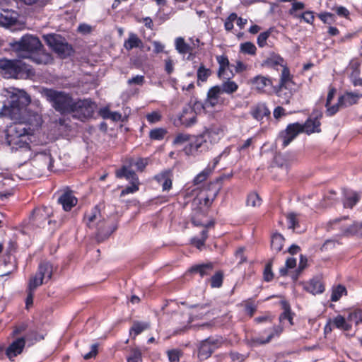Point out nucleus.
<instances>
[{"mask_svg":"<svg viewBox=\"0 0 362 362\" xmlns=\"http://www.w3.org/2000/svg\"><path fill=\"white\" fill-rule=\"evenodd\" d=\"M208 238V230L204 229L201 233V238H194L192 239V243L198 249H201L204 246L205 241Z\"/></svg>","mask_w":362,"mask_h":362,"instance_id":"nucleus-46","label":"nucleus"},{"mask_svg":"<svg viewBox=\"0 0 362 362\" xmlns=\"http://www.w3.org/2000/svg\"><path fill=\"white\" fill-rule=\"evenodd\" d=\"M251 114L257 120H261L270 115V110L264 103H259L252 109Z\"/></svg>","mask_w":362,"mask_h":362,"instance_id":"nucleus-24","label":"nucleus"},{"mask_svg":"<svg viewBox=\"0 0 362 362\" xmlns=\"http://www.w3.org/2000/svg\"><path fill=\"white\" fill-rule=\"evenodd\" d=\"M116 176L119 178L121 177H126L127 180H130L131 182H139L138 177L136 175V173L128 169L126 167H123L120 170H117L116 172Z\"/></svg>","mask_w":362,"mask_h":362,"instance_id":"nucleus-35","label":"nucleus"},{"mask_svg":"<svg viewBox=\"0 0 362 362\" xmlns=\"http://www.w3.org/2000/svg\"><path fill=\"white\" fill-rule=\"evenodd\" d=\"M33 62H35L37 64H49L52 61V58L51 55L48 53H38L33 56L30 54V57Z\"/></svg>","mask_w":362,"mask_h":362,"instance_id":"nucleus-36","label":"nucleus"},{"mask_svg":"<svg viewBox=\"0 0 362 362\" xmlns=\"http://www.w3.org/2000/svg\"><path fill=\"white\" fill-rule=\"evenodd\" d=\"M282 308L284 312L279 316V321L282 322L284 320H287L290 325H293V313L291 312V306L287 301H281Z\"/></svg>","mask_w":362,"mask_h":362,"instance_id":"nucleus-30","label":"nucleus"},{"mask_svg":"<svg viewBox=\"0 0 362 362\" xmlns=\"http://www.w3.org/2000/svg\"><path fill=\"white\" fill-rule=\"evenodd\" d=\"M208 148L207 143L202 136L196 138L194 141L185 146L184 151L187 155H195L197 152L206 151Z\"/></svg>","mask_w":362,"mask_h":362,"instance_id":"nucleus-13","label":"nucleus"},{"mask_svg":"<svg viewBox=\"0 0 362 362\" xmlns=\"http://www.w3.org/2000/svg\"><path fill=\"white\" fill-rule=\"evenodd\" d=\"M101 217L100 210L98 206H95L90 212L85 214V219L86 220V224L89 228L93 226V223L98 221Z\"/></svg>","mask_w":362,"mask_h":362,"instance_id":"nucleus-29","label":"nucleus"},{"mask_svg":"<svg viewBox=\"0 0 362 362\" xmlns=\"http://www.w3.org/2000/svg\"><path fill=\"white\" fill-rule=\"evenodd\" d=\"M52 107L62 115L72 113L75 101L69 93L54 89L46 88L42 92Z\"/></svg>","mask_w":362,"mask_h":362,"instance_id":"nucleus-4","label":"nucleus"},{"mask_svg":"<svg viewBox=\"0 0 362 362\" xmlns=\"http://www.w3.org/2000/svg\"><path fill=\"white\" fill-rule=\"evenodd\" d=\"M229 356L233 361L243 362L247 358V354H241L238 352L230 351Z\"/></svg>","mask_w":362,"mask_h":362,"instance_id":"nucleus-60","label":"nucleus"},{"mask_svg":"<svg viewBox=\"0 0 362 362\" xmlns=\"http://www.w3.org/2000/svg\"><path fill=\"white\" fill-rule=\"evenodd\" d=\"M49 216V213L47 207L35 209L33 211L31 220L34 225L38 227H44L46 223H50Z\"/></svg>","mask_w":362,"mask_h":362,"instance_id":"nucleus-10","label":"nucleus"},{"mask_svg":"<svg viewBox=\"0 0 362 362\" xmlns=\"http://www.w3.org/2000/svg\"><path fill=\"white\" fill-rule=\"evenodd\" d=\"M246 204L249 206H257L261 204V199L257 193H251L247 196Z\"/></svg>","mask_w":362,"mask_h":362,"instance_id":"nucleus-51","label":"nucleus"},{"mask_svg":"<svg viewBox=\"0 0 362 362\" xmlns=\"http://www.w3.org/2000/svg\"><path fill=\"white\" fill-rule=\"evenodd\" d=\"M361 95L358 93H346L338 99V105H341L343 107H346L356 104Z\"/></svg>","mask_w":362,"mask_h":362,"instance_id":"nucleus-22","label":"nucleus"},{"mask_svg":"<svg viewBox=\"0 0 362 362\" xmlns=\"http://www.w3.org/2000/svg\"><path fill=\"white\" fill-rule=\"evenodd\" d=\"M271 32L269 30L261 33L257 37V45L260 47H264L267 44V40L269 37Z\"/></svg>","mask_w":362,"mask_h":362,"instance_id":"nucleus-57","label":"nucleus"},{"mask_svg":"<svg viewBox=\"0 0 362 362\" xmlns=\"http://www.w3.org/2000/svg\"><path fill=\"white\" fill-rule=\"evenodd\" d=\"M175 49L182 54L191 53L192 52V47L185 42V40L182 37H178L175 39Z\"/></svg>","mask_w":362,"mask_h":362,"instance_id":"nucleus-32","label":"nucleus"},{"mask_svg":"<svg viewBox=\"0 0 362 362\" xmlns=\"http://www.w3.org/2000/svg\"><path fill=\"white\" fill-rule=\"evenodd\" d=\"M95 107L90 100H78L75 101L72 113L78 115L81 119H86L93 116Z\"/></svg>","mask_w":362,"mask_h":362,"instance_id":"nucleus-8","label":"nucleus"},{"mask_svg":"<svg viewBox=\"0 0 362 362\" xmlns=\"http://www.w3.org/2000/svg\"><path fill=\"white\" fill-rule=\"evenodd\" d=\"M214 351V350L212 347H211L210 344L206 340H204L201 342L199 346L198 357L201 360L206 359L211 355Z\"/></svg>","mask_w":362,"mask_h":362,"instance_id":"nucleus-31","label":"nucleus"},{"mask_svg":"<svg viewBox=\"0 0 362 362\" xmlns=\"http://www.w3.org/2000/svg\"><path fill=\"white\" fill-rule=\"evenodd\" d=\"M322 117V113L321 111L314 110L311 116L305 122L304 125H301L299 123L288 124L286 130L281 132L279 135V139L282 140L283 147H286L299 133L303 131L308 134L320 132V119Z\"/></svg>","mask_w":362,"mask_h":362,"instance_id":"nucleus-2","label":"nucleus"},{"mask_svg":"<svg viewBox=\"0 0 362 362\" xmlns=\"http://www.w3.org/2000/svg\"><path fill=\"white\" fill-rule=\"evenodd\" d=\"M25 345V340L23 337L14 340L5 350V354L12 360L17 355L20 354Z\"/></svg>","mask_w":362,"mask_h":362,"instance_id":"nucleus-14","label":"nucleus"},{"mask_svg":"<svg viewBox=\"0 0 362 362\" xmlns=\"http://www.w3.org/2000/svg\"><path fill=\"white\" fill-rule=\"evenodd\" d=\"M347 295V291L344 286L339 284L336 286H333L332 288V295L330 300L332 302L338 301L342 296Z\"/></svg>","mask_w":362,"mask_h":362,"instance_id":"nucleus-34","label":"nucleus"},{"mask_svg":"<svg viewBox=\"0 0 362 362\" xmlns=\"http://www.w3.org/2000/svg\"><path fill=\"white\" fill-rule=\"evenodd\" d=\"M318 17L325 23L331 24L334 21V14L330 13H320Z\"/></svg>","mask_w":362,"mask_h":362,"instance_id":"nucleus-63","label":"nucleus"},{"mask_svg":"<svg viewBox=\"0 0 362 362\" xmlns=\"http://www.w3.org/2000/svg\"><path fill=\"white\" fill-rule=\"evenodd\" d=\"M362 228L361 223H354L351 226L348 227L344 231V234L346 235H355Z\"/></svg>","mask_w":362,"mask_h":362,"instance_id":"nucleus-52","label":"nucleus"},{"mask_svg":"<svg viewBox=\"0 0 362 362\" xmlns=\"http://www.w3.org/2000/svg\"><path fill=\"white\" fill-rule=\"evenodd\" d=\"M190 136L187 134L180 133L178 134L173 141V144L181 145L189 140Z\"/></svg>","mask_w":362,"mask_h":362,"instance_id":"nucleus-58","label":"nucleus"},{"mask_svg":"<svg viewBox=\"0 0 362 362\" xmlns=\"http://www.w3.org/2000/svg\"><path fill=\"white\" fill-rule=\"evenodd\" d=\"M252 83L258 90H264L267 87L272 86V81L269 77L258 75L252 79Z\"/></svg>","mask_w":362,"mask_h":362,"instance_id":"nucleus-26","label":"nucleus"},{"mask_svg":"<svg viewBox=\"0 0 362 362\" xmlns=\"http://www.w3.org/2000/svg\"><path fill=\"white\" fill-rule=\"evenodd\" d=\"M142 361L141 351L136 347L130 349V354L127 358V362H141Z\"/></svg>","mask_w":362,"mask_h":362,"instance_id":"nucleus-43","label":"nucleus"},{"mask_svg":"<svg viewBox=\"0 0 362 362\" xmlns=\"http://www.w3.org/2000/svg\"><path fill=\"white\" fill-rule=\"evenodd\" d=\"M18 15L16 12L11 10H3L0 13V25L5 28H9L14 25L18 22Z\"/></svg>","mask_w":362,"mask_h":362,"instance_id":"nucleus-15","label":"nucleus"},{"mask_svg":"<svg viewBox=\"0 0 362 362\" xmlns=\"http://www.w3.org/2000/svg\"><path fill=\"white\" fill-rule=\"evenodd\" d=\"M167 134V131L163 128H156L151 130L149 133V137L152 140H162L165 134Z\"/></svg>","mask_w":362,"mask_h":362,"instance_id":"nucleus-47","label":"nucleus"},{"mask_svg":"<svg viewBox=\"0 0 362 362\" xmlns=\"http://www.w3.org/2000/svg\"><path fill=\"white\" fill-rule=\"evenodd\" d=\"M170 362H179L182 353L178 349H172L167 351Z\"/></svg>","mask_w":362,"mask_h":362,"instance_id":"nucleus-53","label":"nucleus"},{"mask_svg":"<svg viewBox=\"0 0 362 362\" xmlns=\"http://www.w3.org/2000/svg\"><path fill=\"white\" fill-rule=\"evenodd\" d=\"M211 173V169L210 168V166H208L194 177L193 181L194 185H198L204 182L205 180H206Z\"/></svg>","mask_w":362,"mask_h":362,"instance_id":"nucleus-50","label":"nucleus"},{"mask_svg":"<svg viewBox=\"0 0 362 362\" xmlns=\"http://www.w3.org/2000/svg\"><path fill=\"white\" fill-rule=\"evenodd\" d=\"M333 325L341 330L349 331L351 329V325L346 322V319L341 315H337L332 320Z\"/></svg>","mask_w":362,"mask_h":362,"instance_id":"nucleus-37","label":"nucleus"},{"mask_svg":"<svg viewBox=\"0 0 362 362\" xmlns=\"http://www.w3.org/2000/svg\"><path fill=\"white\" fill-rule=\"evenodd\" d=\"M139 190V182H132L131 186L127 187L122 190L121 196L123 197L127 194L134 193Z\"/></svg>","mask_w":362,"mask_h":362,"instance_id":"nucleus-59","label":"nucleus"},{"mask_svg":"<svg viewBox=\"0 0 362 362\" xmlns=\"http://www.w3.org/2000/svg\"><path fill=\"white\" fill-rule=\"evenodd\" d=\"M173 176V170L168 169L156 175L155 180L162 186L163 191H169L172 187Z\"/></svg>","mask_w":362,"mask_h":362,"instance_id":"nucleus-16","label":"nucleus"},{"mask_svg":"<svg viewBox=\"0 0 362 362\" xmlns=\"http://www.w3.org/2000/svg\"><path fill=\"white\" fill-rule=\"evenodd\" d=\"M37 274L43 279H51L52 276V265L48 262H41L38 266Z\"/></svg>","mask_w":362,"mask_h":362,"instance_id":"nucleus-28","label":"nucleus"},{"mask_svg":"<svg viewBox=\"0 0 362 362\" xmlns=\"http://www.w3.org/2000/svg\"><path fill=\"white\" fill-rule=\"evenodd\" d=\"M197 122L196 112L191 105H187L182 109V113L177 119L175 120V126H184L189 127Z\"/></svg>","mask_w":362,"mask_h":362,"instance_id":"nucleus-9","label":"nucleus"},{"mask_svg":"<svg viewBox=\"0 0 362 362\" xmlns=\"http://www.w3.org/2000/svg\"><path fill=\"white\" fill-rule=\"evenodd\" d=\"M222 94L223 92L219 86L217 85L210 88L207 92L206 105L213 107L218 104H221L223 102L221 98Z\"/></svg>","mask_w":362,"mask_h":362,"instance_id":"nucleus-12","label":"nucleus"},{"mask_svg":"<svg viewBox=\"0 0 362 362\" xmlns=\"http://www.w3.org/2000/svg\"><path fill=\"white\" fill-rule=\"evenodd\" d=\"M219 88H221L223 93L232 94L235 93L238 88V84L229 79H227L226 81H224L221 85H218Z\"/></svg>","mask_w":362,"mask_h":362,"instance_id":"nucleus-38","label":"nucleus"},{"mask_svg":"<svg viewBox=\"0 0 362 362\" xmlns=\"http://www.w3.org/2000/svg\"><path fill=\"white\" fill-rule=\"evenodd\" d=\"M217 62L219 64L218 71V76L220 78L229 79L233 74L230 75L227 74V70L229 69V60L226 55L216 56Z\"/></svg>","mask_w":362,"mask_h":362,"instance_id":"nucleus-17","label":"nucleus"},{"mask_svg":"<svg viewBox=\"0 0 362 362\" xmlns=\"http://www.w3.org/2000/svg\"><path fill=\"white\" fill-rule=\"evenodd\" d=\"M143 47L142 40L138 37L136 33H129L128 38L124 42V47L130 51L134 48H141Z\"/></svg>","mask_w":362,"mask_h":362,"instance_id":"nucleus-21","label":"nucleus"},{"mask_svg":"<svg viewBox=\"0 0 362 362\" xmlns=\"http://www.w3.org/2000/svg\"><path fill=\"white\" fill-rule=\"evenodd\" d=\"M58 202L62 205L65 211H69L76 204L77 199L71 192H66L59 197Z\"/></svg>","mask_w":362,"mask_h":362,"instance_id":"nucleus-20","label":"nucleus"},{"mask_svg":"<svg viewBox=\"0 0 362 362\" xmlns=\"http://www.w3.org/2000/svg\"><path fill=\"white\" fill-rule=\"evenodd\" d=\"M272 259H271L266 264L264 270V279L267 282L272 281L274 277V274L272 271Z\"/></svg>","mask_w":362,"mask_h":362,"instance_id":"nucleus-54","label":"nucleus"},{"mask_svg":"<svg viewBox=\"0 0 362 362\" xmlns=\"http://www.w3.org/2000/svg\"><path fill=\"white\" fill-rule=\"evenodd\" d=\"M347 320L349 323H354L356 325L362 323V310L357 309L349 313Z\"/></svg>","mask_w":362,"mask_h":362,"instance_id":"nucleus-42","label":"nucleus"},{"mask_svg":"<svg viewBox=\"0 0 362 362\" xmlns=\"http://www.w3.org/2000/svg\"><path fill=\"white\" fill-rule=\"evenodd\" d=\"M205 340L210 344L211 347H212L214 350L219 347L223 343V340L221 337H209Z\"/></svg>","mask_w":362,"mask_h":362,"instance_id":"nucleus-55","label":"nucleus"},{"mask_svg":"<svg viewBox=\"0 0 362 362\" xmlns=\"http://www.w3.org/2000/svg\"><path fill=\"white\" fill-rule=\"evenodd\" d=\"M30 98L22 90H15L4 104L0 115L15 121L6 129V142L12 148H30L28 130L24 125L26 108L30 103Z\"/></svg>","mask_w":362,"mask_h":362,"instance_id":"nucleus-1","label":"nucleus"},{"mask_svg":"<svg viewBox=\"0 0 362 362\" xmlns=\"http://www.w3.org/2000/svg\"><path fill=\"white\" fill-rule=\"evenodd\" d=\"M161 118V115L158 112H152L146 115L147 120L153 124L158 122Z\"/></svg>","mask_w":362,"mask_h":362,"instance_id":"nucleus-64","label":"nucleus"},{"mask_svg":"<svg viewBox=\"0 0 362 362\" xmlns=\"http://www.w3.org/2000/svg\"><path fill=\"white\" fill-rule=\"evenodd\" d=\"M255 45L250 42H246L240 45V51L244 54L254 55L256 53Z\"/></svg>","mask_w":362,"mask_h":362,"instance_id":"nucleus-49","label":"nucleus"},{"mask_svg":"<svg viewBox=\"0 0 362 362\" xmlns=\"http://www.w3.org/2000/svg\"><path fill=\"white\" fill-rule=\"evenodd\" d=\"M0 74L5 78H28L34 75L31 66L19 59H0Z\"/></svg>","mask_w":362,"mask_h":362,"instance_id":"nucleus-3","label":"nucleus"},{"mask_svg":"<svg viewBox=\"0 0 362 362\" xmlns=\"http://www.w3.org/2000/svg\"><path fill=\"white\" fill-rule=\"evenodd\" d=\"M223 279V273L218 271L210 279L211 286L212 288H220L222 286Z\"/></svg>","mask_w":362,"mask_h":362,"instance_id":"nucleus-45","label":"nucleus"},{"mask_svg":"<svg viewBox=\"0 0 362 362\" xmlns=\"http://www.w3.org/2000/svg\"><path fill=\"white\" fill-rule=\"evenodd\" d=\"M42 284L43 279L36 273L34 276L30 278L28 290L34 291L39 286L42 285Z\"/></svg>","mask_w":362,"mask_h":362,"instance_id":"nucleus-48","label":"nucleus"},{"mask_svg":"<svg viewBox=\"0 0 362 362\" xmlns=\"http://www.w3.org/2000/svg\"><path fill=\"white\" fill-rule=\"evenodd\" d=\"M298 18H302L305 22L312 24L314 21V15L312 11H306L300 16H296Z\"/></svg>","mask_w":362,"mask_h":362,"instance_id":"nucleus-62","label":"nucleus"},{"mask_svg":"<svg viewBox=\"0 0 362 362\" xmlns=\"http://www.w3.org/2000/svg\"><path fill=\"white\" fill-rule=\"evenodd\" d=\"M9 45L23 58L30 57V54L37 52L42 47L40 40L32 35H23L19 40L10 42Z\"/></svg>","mask_w":362,"mask_h":362,"instance_id":"nucleus-5","label":"nucleus"},{"mask_svg":"<svg viewBox=\"0 0 362 362\" xmlns=\"http://www.w3.org/2000/svg\"><path fill=\"white\" fill-rule=\"evenodd\" d=\"M237 18V14L235 13H230L226 18L224 27L227 31H230L233 28V22Z\"/></svg>","mask_w":362,"mask_h":362,"instance_id":"nucleus-56","label":"nucleus"},{"mask_svg":"<svg viewBox=\"0 0 362 362\" xmlns=\"http://www.w3.org/2000/svg\"><path fill=\"white\" fill-rule=\"evenodd\" d=\"M262 65L274 69H276L277 66H281L283 69L284 67H287L286 64L284 63V59L281 56L276 54H271L269 57L263 62Z\"/></svg>","mask_w":362,"mask_h":362,"instance_id":"nucleus-23","label":"nucleus"},{"mask_svg":"<svg viewBox=\"0 0 362 362\" xmlns=\"http://www.w3.org/2000/svg\"><path fill=\"white\" fill-rule=\"evenodd\" d=\"M150 324L148 322H134L129 330V334L134 333V338L141 334L143 331L148 329Z\"/></svg>","mask_w":362,"mask_h":362,"instance_id":"nucleus-39","label":"nucleus"},{"mask_svg":"<svg viewBox=\"0 0 362 362\" xmlns=\"http://www.w3.org/2000/svg\"><path fill=\"white\" fill-rule=\"evenodd\" d=\"M145 82V78L144 76L136 75L131 78H129L127 81L128 85L131 86L133 84L142 86Z\"/></svg>","mask_w":362,"mask_h":362,"instance_id":"nucleus-61","label":"nucleus"},{"mask_svg":"<svg viewBox=\"0 0 362 362\" xmlns=\"http://www.w3.org/2000/svg\"><path fill=\"white\" fill-rule=\"evenodd\" d=\"M359 200V194L356 192H351L344 202V206L346 208H352Z\"/></svg>","mask_w":362,"mask_h":362,"instance_id":"nucleus-44","label":"nucleus"},{"mask_svg":"<svg viewBox=\"0 0 362 362\" xmlns=\"http://www.w3.org/2000/svg\"><path fill=\"white\" fill-rule=\"evenodd\" d=\"M292 78L289 69L284 67L281 71L279 85L274 88L276 95L281 99L282 104H288L293 96L295 83Z\"/></svg>","mask_w":362,"mask_h":362,"instance_id":"nucleus-6","label":"nucleus"},{"mask_svg":"<svg viewBox=\"0 0 362 362\" xmlns=\"http://www.w3.org/2000/svg\"><path fill=\"white\" fill-rule=\"evenodd\" d=\"M284 238L280 233H275L272 235L271 240V248L276 252H280L284 245Z\"/></svg>","mask_w":362,"mask_h":362,"instance_id":"nucleus-33","label":"nucleus"},{"mask_svg":"<svg viewBox=\"0 0 362 362\" xmlns=\"http://www.w3.org/2000/svg\"><path fill=\"white\" fill-rule=\"evenodd\" d=\"M214 269L213 263H206L202 264H197L192 267L189 272L191 273H198L201 277L209 275Z\"/></svg>","mask_w":362,"mask_h":362,"instance_id":"nucleus-25","label":"nucleus"},{"mask_svg":"<svg viewBox=\"0 0 362 362\" xmlns=\"http://www.w3.org/2000/svg\"><path fill=\"white\" fill-rule=\"evenodd\" d=\"M211 71L205 67L204 64H201L197 69V85L199 86V82H206L208 78L211 76Z\"/></svg>","mask_w":362,"mask_h":362,"instance_id":"nucleus-40","label":"nucleus"},{"mask_svg":"<svg viewBox=\"0 0 362 362\" xmlns=\"http://www.w3.org/2000/svg\"><path fill=\"white\" fill-rule=\"evenodd\" d=\"M298 216L299 215L295 212H289L286 214L288 228L294 230L299 227Z\"/></svg>","mask_w":362,"mask_h":362,"instance_id":"nucleus-41","label":"nucleus"},{"mask_svg":"<svg viewBox=\"0 0 362 362\" xmlns=\"http://www.w3.org/2000/svg\"><path fill=\"white\" fill-rule=\"evenodd\" d=\"M44 40L61 58H66L72 52L71 46L59 35L49 34L44 36Z\"/></svg>","mask_w":362,"mask_h":362,"instance_id":"nucleus-7","label":"nucleus"},{"mask_svg":"<svg viewBox=\"0 0 362 362\" xmlns=\"http://www.w3.org/2000/svg\"><path fill=\"white\" fill-rule=\"evenodd\" d=\"M97 229L96 240L98 242H103L117 229V226H107L103 222L100 221L97 224Z\"/></svg>","mask_w":362,"mask_h":362,"instance_id":"nucleus-19","label":"nucleus"},{"mask_svg":"<svg viewBox=\"0 0 362 362\" xmlns=\"http://www.w3.org/2000/svg\"><path fill=\"white\" fill-rule=\"evenodd\" d=\"M304 289L313 295H316L322 293L325 286L320 279L313 278L305 284Z\"/></svg>","mask_w":362,"mask_h":362,"instance_id":"nucleus-18","label":"nucleus"},{"mask_svg":"<svg viewBox=\"0 0 362 362\" xmlns=\"http://www.w3.org/2000/svg\"><path fill=\"white\" fill-rule=\"evenodd\" d=\"M283 331V327L281 326L273 327V331L271 332L266 339H262L259 337H252L250 339L252 346L264 344L270 341L275 334H279Z\"/></svg>","mask_w":362,"mask_h":362,"instance_id":"nucleus-27","label":"nucleus"},{"mask_svg":"<svg viewBox=\"0 0 362 362\" xmlns=\"http://www.w3.org/2000/svg\"><path fill=\"white\" fill-rule=\"evenodd\" d=\"M33 162L38 165L42 170L47 169L52 170L53 158L49 152H40L35 155Z\"/></svg>","mask_w":362,"mask_h":362,"instance_id":"nucleus-11","label":"nucleus"}]
</instances>
